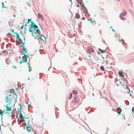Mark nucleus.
Here are the masks:
<instances>
[{"label": "nucleus", "mask_w": 134, "mask_h": 134, "mask_svg": "<svg viewBox=\"0 0 134 134\" xmlns=\"http://www.w3.org/2000/svg\"><path fill=\"white\" fill-rule=\"evenodd\" d=\"M14 34H16V38L19 40L20 42H19V43L21 46L23 47V54H25L27 52V49L24 47V44L25 43V38L24 36H19L18 33L14 32Z\"/></svg>", "instance_id": "obj_1"}, {"label": "nucleus", "mask_w": 134, "mask_h": 134, "mask_svg": "<svg viewBox=\"0 0 134 134\" xmlns=\"http://www.w3.org/2000/svg\"><path fill=\"white\" fill-rule=\"evenodd\" d=\"M19 107L18 108V112L19 115V117L23 119L24 120H25V122L28 123L29 121V120H28V119L27 115L25 113L23 112V111H21V106L20 104H19Z\"/></svg>", "instance_id": "obj_2"}, {"label": "nucleus", "mask_w": 134, "mask_h": 134, "mask_svg": "<svg viewBox=\"0 0 134 134\" xmlns=\"http://www.w3.org/2000/svg\"><path fill=\"white\" fill-rule=\"evenodd\" d=\"M31 24L30 25L31 26L29 29V31L31 32L32 33V35L34 36L33 31L31 29L33 28L34 29V30L36 31L35 33L37 35H39L40 33V31L39 30V29H38V26L35 24L33 21H31Z\"/></svg>", "instance_id": "obj_3"}, {"label": "nucleus", "mask_w": 134, "mask_h": 134, "mask_svg": "<svg viewBox=\"0 0 134 134\" xmlns=\"http://www.w3.org/2000/svg\"><path fill=\"white\" fill-rule=\"evenodd\" d=\"M16 95L12 94L6 96V101L7 102L9 103L13 102L16 99Z\"/></svg>", "instance_id": "obj_4"}, {"label": "nucleus", "mask_w": 134, "mask_h": 134, "mask_svg": "<svg viewBox=\"0 0 134 134\" xmlns=\"http://www.w3.org/2000/svg\"><path fill=\"white\" fill-rule=\"evenodd\" d=\"M8 104H7V105H5L4 106L5 108L7 109L6 110V113L9 114H11L12 113V107H8Z\"/></svg>", "instance_id": "obj_5"}, {"label": "nucleus", "mask_w": 134, "mask_h": 134, "mask_svg": "<svg viewBox=\"0 0 134 134\" xmlns=\"http://www.w3.org/2000/svg\"><path fill=\"white\" fill-rule=\"evenodd\" d=\"M80 100L79 98L74 97L73 98V100H72V102L73 103H77Z\"/></svg>", "instance_id": "obj_6"}, {"label": "nucleus", "mask_w": 134, "mask_h": 134, "mask_svg": "<svg viewBox=\"0 0 134 134\" xmlns=\"http://www.w3.org/2000/svg\"><path fill=\"white\" fill-rule=\"evenodd\" d=\"M25 125L26 127H24L23 128L24 129H25L28 132H30L31 131V128L29 126H27V125L26 123H25L24 124Z\"/></svg>", "instance_id": "obj_7"}, {"label": "nucleus", "mask_w": 134, "mask_h": 134, "mask_svg": "<svg viewBox=\"0 0 134 134\" xmlns=\"http://www.w3.org/2000/svg\"><path fill=\"white\" fill-rule=\"evenodd\" d=\"M24 55L22 57V62H26L27 60V58H29V56L24 54Z\"/></svg>", "instance_id": "obj_8"}, {"label": "nucleus", "mask_w": 134, "mask_h": 134, "mask_svg": "<svg viewBox=\"0 0 134 134\" xmlns=\"http://www.w3.org/2000/svg\"><path fill=\"white\" fill-rule=\"evenodd\" d=\"M96 60L95 58L93 59H90L89 60V63H96Z\"/></svg>", "instance_id": "obj_9"}, {"label": "nucleus", "mask_w": 134, "mask_h": 134, "mask_svg": "<svg viewBox=\"0 0 134 134\" xmlns=\"http://www.w3.org/2000/svg\"><path fill=\"white\" fill-rule=\"evenodd\" d=\"M39 38L41 40L43 41H45L46 40V37L43 36L42 35H41L39 37Z\"/></svg>", "instance_id": "obj_10"}, {"label": "nucleus", "mask_w": 134, "mask_h": 134, "mask_svg": "<svg viewBox=\"0 0 134 134\" xmlns=\"http://www.w3.org/2000/svg\"><path fill=\"white\" fill-rule=\"evenodd\" d=\"M38 17L39 19H42V20H43V16L41 14L39 13L38 14Z\"/></svg>", "instance_id": "obj_11"}, {"label": "nucleus", "mask_w": 134, "mask_h": 134, "mask_svg": "<svg viewBox=\"0 0 134 134\" xmlns=\"http://www.w3.org/2000/svg\"><path fill=\"white\" fill-rule=\"evenodd\" d=\"M27 64L28 65V66L29 68V72L31 71L32 70V68L30 67V63L28 62L27 63Z\"/></svg>", "instance_id": "obj_12"}, {"label": "nucleus", "mask_w": 134, "mask_h": 134, "mask_svg": "<svg viewBox=\"0 0 134 134\" xmlns=\"http://www.w3.org/2000/svg\"><path fill=\"white\" fill-rule=\"evenodd\" d=\"M31 20V19H27V22H26V24H25V26H27V24H29V22Z\"/></svg>", "instance_id": "obj_13"}, {"label": "nucleus", "mask_w": 134, "mask_h": 134, "mask_svg": "<svg viewBox=\"0 0 134 134\" xmlns=\"http://www.w3.org/2000/svg\"><path fill=\"white\" fill-rule=\"evenodd\" d=\"M117 110L118 111H120V112H118V113L119 114H120V113L121 112V109L120 108H117Z\"/></svg>", "instance_id": "obj_14"}, {"label": "nucleus", "mask_w": 134, "mask_h": 134, "mask_svg": "<svg viewBox=\"0 0 134 134\" xmlns=\"http://www.w3.org/2000/svg\"><path fill=\"white\" fill-rule=\"evenodd\" d=\"M5 112V111L1 110V111L0 112V115H1L2 118L3 117V114Z\"/></svg>", "instance_id": "obj_15"}, {"label": "nucleus", "mask_w": 134, "mask_h": 134, "mask_svg": "<svg viewBox=\"0 0 134 134\" xmlns=\"http://www.w3.org/2000/svg\"><path fill=\"white\" fill-rule=\"evenodd\" d=\"M119 74L120 76L122 77H124V75L122 73V72L119 71Z\"/></svg>", "instance_id": "obj_16"}, {"label": "nucleus", "mask_w": 134, "mask_h": 134, "mask_svg": "<svg viewBox=\"0 0 134 134\" xmlns=\"http://www.w3.org/2000/svg\"><path fill=\"white\" fill-rule=\"evenodd\" d=\"M124 85L126 86V88L128 90V91L127 92V93H129L130 92V89H129V87H127L128 86L127 85H125V84H124Z\"/></svg>", "instance_id": "obj_17"}, {"label": "nucleus", "mask_w": 134, "mask_h": 134, "mask_svg": "<svg viewBox=\"0 0 134 134\" xmlns=\"http://www.w3.org/2000/svg\"><path fill=\"white\" fill-rule=\"evenodd\" d=\"M72 94L71 93L69 95V99L70 100L71 98H72Z\"/></svg>", "instance_id": "obj_18"}, {"label": "nucleus", "mask_w": 134, "mask_h": 134, "mask_svg": "<svg viewBox=\"0 0 134 134\" xmlns=\"http://www.w3.org/2000/svg\"><path fill=\"white\" fill-rule=\"evenodd\" d=\"M72 93L74 95H77V92L75 91L74 90L72 91Z\"/></svg>", "instance_id": "obj_19"}, {"label": "nucleus", "mask_w": 134, "mask_h": 134, "mask_svg": "<svg viewBox=\"0 0 134 134\" xmlns=\"http://www.w3.org/2000/svg\"><path fill=\"white\" fill-rule=\"evenodd\" d=\"M2 7L3 8H8L5 6H4V4L3 2H2Z\"/></svg>", "instance_id": "obj_20"}, {"label": "nucleus", "mask_w": 134, "mask_h": 134, "mask_svg": "<svg viewBox=\"0 0 134 134\" xmlns=\"http://www.w3.org/2000/svg\"><path fill=\"white\" fill-rule=\"evenodd\" d=\"M100 50L102 53H106V51L105 50H102L101 49H100Z\"/></svg>", "instance_id": "obj_21"}, {"label": "nucleus", "mask_w": 134, "mask_h": 134, "mask_svg": "<svg viewBox=\"0 0 134 134\" xmlns=\"http://www.w3.org/2000/svg\"><path fill=\"white\" fill-rule=\"evenodd\" d=\"M100 68L102 71H104V68L103 66H101Z\"/></svg>", "instance_id": "obj_22"}, {"label": "nucleus", "mask_w": 134, "mask_h": 134, "mask_svg": "<svg viewBox=\"0 0 134 134\" xmlns=\"http://www.w3.org/2000/svg\"><path fill=\"white\" fill-rule=\"evenodd\" d=\"M89 21H90L91 23H94V21L91 20H89Z\"/></svg>", "instance_id": "obj_23"}, {"label": "nucleus", "mask_w": 134, "mask_h": 134, "mask_svg": "<svg viewBox=\"0 0 134 134\" xmlns=\"http://www.w3.org/2000/svg\"><path fill=\"white\" fill-rule=\"evenodd\" d=\"M9 34H10L11 35V36H14V37H15V35H14L13 34H12L11 33H9Z\"/></svg>", "instance_id": "obj_24"}, {"label": "nucleus", "mask_w": 134, "mask_h": 134, "mask_svg": "<svg viewBox=\"0 0 134 134\" xmlns=\"http://www.w3.org/2000/svg\"><path fill=\"white\" fill-rule=\"evenodd\" d=\"M132 111L133 114H134V110L133 108H132Z\"/></svg>", "instance_id": "obj_25"}, {"label": "nucleus", "mask_w": 134, "mask_h": 134, "mask_svg": "<svg viewBox=\"0 0 134 134\" xmlns=\"http://www.w3.org/2000/svg\"><path fill=\"white\" fill-rule=\"evenodd\" d=\"M24 27V26L23 25H22V26L20 27V29H23Z\"/></svg>", "instance_id": "obj_26"}, {"label": "nucleus", "mask_w": 134, "mask_h": 134, "mask_svg": "<svg viewBox=\"0 0 134 134\" xmlns=\"http://www.w3.org/2000/svg\"><path fill=\"white\" fill-rule=\"evenodd\" d=\"M8 64H9L11 63V62L9 61H8Z\"/></svg>", "instance_id": "obj_27"}, {"label": "nucleus", "mask_w": 134, "mask_h": 134, "mask_svg": "<svg viewBox=\"0 0 134 134\" xmlns=\"http://www.w3.org/2000/svg\"><path fill=\"white\" fill-rule=\"evenodd\" d=\"M13 66L14 68L15 69H16L17 68L16 66Z\"/></svg>", "instance_id": "obj_28"}, {"label": "nucleus", "mask_w": 134, "mask_h": 134, "mask_svg": "<svg viewBox=\"0 0 134 134\" xmlns=\"http://www.w3.org/2000/svg\"><path fill=\"white\" fill-rule=\"evenodd\" d=\"M32 0H30V2H29V1H28V2L29 3H30V2H31Z\"/></svg>", "instance_id": "obj_29"}, {"label": "nucleus", "mask_w": 134, "mask_h": 134, "mask_svg": "<svg viewBox=\"0 0 134 134\" xmlns=\"http://www.w3.org/2000/svg\"><path fill=\"white\" fill-rule=\"evenodd\" d=\"M22 62H22V61H20V64H21L22 63Z\"/></svg>", "instance_id": "obj_30"}, {"label": "nucleus", "mask_w": 134, "mask_h": 134, "mask_svg": "<svg viewBox=\"0 0 134 134\" xmlns=\"http://www.w3.org/2000/svg\"><path fill=\"white\" fill-rule=\"evenodd\" d=\"M36 131H35V132H34V133L35 134H37V133L36 132Z\"/></svg>", "instance_id": "obj_31"}, {"label": "nucleus", "mask_w": 134, "mask_h": 134, "mask_svg": "<svg viewBox=\"0 0 134 134\" xmlns=\"http://www.w3.org/2000/svg\"><path fill=\"white\" fill-rule=\"evenodd\" d=\"M19 57V58L20 59H21V56H20Z\"/></svg>", "instance_id": "obj_32"}, {"label": "nucleus", "mask_w": 134, "mask_h": 134, "mask_svg": "<svg viewBox=\"0 0 134 134\" xmlns=\"http://www.w3.org/2000/svg\"><path fill=\"white\" fill-rule=\"evenodd\" d=\"M112 31H114V30H113V29H112Z\"/></svg>", "instance_id": "obj_33"}, {"label": "nucleus", "mask_w": 134, "mask_h": 134, "mask_svg": "<svg viewBox=\"0 0 134 134\" xmlns=\"http://www.w3.org/2000/svg\"><path fill=\"white\" fill-rule=\"evenodd\" d=\"M122 85L123 86V87H124V85L123 84H122Z\"/></svg>", "instance_id": "obj_34"}, {"label": "nucleus", "mask_w": 134, "mask_h": 134, "mask_svg": "<svg viewBox=\"0 0 134 134\" xmlns=\"http://www.w3.org/2000/svg\"><path fill=\"white\" fill-rule=\"evenodd\" d=\"M29 106H30V105H28V107H29Z\"/></svg>", "instance_id": "obj_35"}, {"label": "nucleus", "mask_w": 134, "mask_h": 134, "mask_svg": "<svg viewBox=\"0 0 134 134\" xmlns=\"http://www.w3.org/2000/svg\"><path fill=\"white\" fill-rule=\"evenodd\" d=\"M118 1H119V0H117Z\"/></svg>", "instance_id": "obj_36"}, {"label": "nucleus", "mask_w": 134, "mask_h": 134, "mask_svg": "<svg viewBox=\"0 0 134 134\" xmlns=\"http://www.w3.org/2000/svg\"><path fill=\"white\" fill-rule=\"evenodd\" d=\"M110 28H112V27H110Z\"/></svg>", "instance_id": "obj_37"}, {"label": "nucleus", "mask_w": 134, "mask_h": 134, "mask_svg": "<svg viewBox=\"0 0 134 134\" xmlns=\"http://www.w3.org/2000/svg\"><path fill=\"white\" fill-rule=\"evenodd\" d=\"M128 126L129 125V124H128Z\"/></svg>", "instance_id": "obj_38"}, {"label": "nucleus", "mask_w": 134, "mask_h": 134, "mask_svg": "<svg viewBox=\"0 0 134 134\" xmlns=\"http://www.w3.org/2000/svg\"><path fill=\"white\" fill-rule=\"evenodd\" d=\"M47 99V100H48V99H47H47Z\"/></svg>", "instance_id": "obj_39"}, {"label": "nucleus", "mask_w": 134, "mask_h": 134, "mask_svg": "<svg viewBox=\"0 0 134 134\" xmlns=\"http://www.w3.org/2000/svg\"><path fill=\"white\" fill-rule=\"evenodd\" d=\"M1 55V54L0 53V55Z\"/></svg>", "instance_id": "obj_40"}]
</instances>
